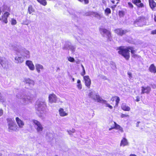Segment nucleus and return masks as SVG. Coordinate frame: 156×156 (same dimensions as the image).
Returning <instances> with one entry per match:
<instances>
[{"label":"nucleus","instance_id":"36","mask_svg":"<svg viewBox=\"0 0 156 156\" xmlns=\"http://www.w3.org/2000/svg\"><path fill=\"white\" fill-rule=\"evenodd\" d=\"M105 104H106V107H108L110 109H112L113 108L112 106L110 105L109 104L107 103V102Z\"/></svg>","mask_w":156,"mask_h":156},{"label":"nucleus","instance_id":"42","mask_svg":"<svg viewBox=\"0 0 156 156\" xmlns=\"http://www.w3.org/2000/svg\"><path fill=\"white\" fill-rule=\"evenodd\" d=\"M75 129H73L72 131H71V130H69V131H68V133H69V134H70L72 133H74L75 132Z\"/></svg>","mask_w":156,"mask_h":156},{"label":"nucleus","instance_id":"9","mask_svg":"<svg viewBox=\"0 0 156 156\" xmlns=\"http://www.w3.org/2000/svg\"><path fill=\"white\" fill-rule=\"evenodd\" d=\"M83 80L85 86L88 88H90L91 84V81L89 76H83Z\"/></svg>","mask_w":156,"mask_h":156},{"label":"nucleus","instance_id":"14","mask_svg":"<svg viewBox=\"0 0 156 156\" xmlns=\"http://www.w3.org/2000/svg\"><path fill=\"white\" fill-rule=\"evenodd\" d=\"M16 120L19 128H22L23 127L24 124L22 120L18 117H16Z\"/></svg>","mask_w":156,"mask_h":156},{"label":"nucleus","instance_id":"33","mask_svg":"<svg viewBox=\"0 0 156 156\" xmlns=\"http://www.w3.org/2000/svg\"><path fill=\"white\" fill-rule=\"evenodd\" d=\"M82 67L83 68V71L81 73V75L83 77L84 76H85L84 75H85V74L86 73V72H85V70L84 67L83 66V65H82Z\"/></svg>","mask_w":156,"mask_h":156},{"label":"nucleus","instance_id":"7","mask_svg":"<svg viewBox=\"0 0 156 156\" xmlns=\"http://www.w3.org/2000/svg\"><path fill=\"white\" fill-rule=\"evenodd\" d=\"M131 1L138 8H143L144 7V5L141 0H131Z\"/></svg>","mask_w":156,"mask_h":156},{"label":"nucleus","instance_id":"22","mask_svg":"<svg viewBox=\"0 0 156 156\" xmlns=\"http://www.w3.org/2000/svg\"><path fill=\"white\" fill-rule=\"evenodd\" d=\"M34 9L32 5H30L28 6V12L29 14H31L32 12H34Z\"/></svg>","mask_w":156,"mask_h":156},{"label":"nucleus","instance_id":"10","mask_svg":"<svg viewBox=\"0 0 156 156\" xmlns=\"http://www.w3.org/2000/svg\"><path fill=\"white\" fill-rule=\"evenodd\" d=\"M115 100V103L114 106V107H117L118 106L120 99L119 98L118 96H114L112 97L111 99V101H112V102L111 103L112 105H114V104L113 102Z\"/></svg>","mask_w":156,"mask_h":156},{"label":"nucleus","instance_id":"16","mask_svg":"<svg viewBox=\"0 0 156 156\" xmlns=\"http://www.w3.org/2000/svg\"><path fill=\"white\" fill-rule=\"evenodd\" d=\"M150 7L153 10H154L156 7V2L154 0H148Z\"/></svg>","mask_w":156,"mask_h":156},{"label":"nucleus","instance_id":"38","mask_svg":"<svg viewBox=\"0 0 156 156\" xmlns=\"http://www.w3.org/2000/svg\"><path fill=\"white\" fill-rule=\"evenodd\" d=\"M128 115H126L123 114H122L121 115V117L122 118L127 117H129Z\"/></svg>","mask_w":156,"mask_h":156},{"label":"nucleus","instance_id":"54","mask_svg":"<svg viewBox=\"0 0 156 156\" xmlns=\"http://www.w3.org/2000/svg\"><path fill=\"white\" fill-rule=\"evenodd\" d=\"M2 20V19L0 18V21Z\"/></svg>","mask_w":156,"mask_h":156},{"label":"nucleus","instance_id":"1","mask_svg":"<svg viewBox=\"0 0 156 156\" xmlns=\"http://www.w3.org/2000/svg\"><path fill=\"white\" fill-rule=\"evenodd\" d=\"M117 50H119L118 51L119 54L122 56L127 60H129L130 58L129 50H130L132 57L133 58L139 57L138 55L135 54L136 51L134 49L133 47L129 46L125 48L124 46H120L118 47Z\"/></svg>","mask_w":156,"mask_h":156},{"label":"nucleus","instance_id":"12","mask_svg":"<svg viewBox=\"0 0 156 156\" xmlns=\"http://www.w3.org/2000/svg\"><path fill=\"white\" fill-rule=\"evenodd\" d=\"M10 15V13L9 12H5L4 13L3 15L2 16V22L5 23H8L7 18Z\"/></svg>","mask_w":156,"mask_h":156},{"label":"nucleus","instance_id":"52","mask_svg":"<svg viewBox=\"0 0 156 156\" xmlns=\"http://www.w3.org/2000/svg\"><path fill=\"white\" fill-rule=\"evenodd\" d=\"M2 97H1V93L0 92V98H1Z\"/></svg>","mask_w":156,"mask_h":156},{"label":"nucleus","instance_id":"40","mask_svg":"<svg viewBox=\"0 0 156 156\" xmlns=\"http://www.w3.org/2000/svg\"><path fill=\"white\" fill-rule=\"evenodd\" d=\"M136 99L135 100L136 101L138 102L140 100V98L139 96H137L136 97Z\"/></svg>","mask_w":156,"mask_h":156},{"label":"nucleus","instance_id":"23","mask_svg":"<svg viewBox=\"0 0 156 156\" xmlns=\"http://www.w3.org/2000/svg\"><path fill=\"white\" fill-rule=\"evenodd\" d=\"M15 59L17 63H21L23 61V59L21 57H16Z\"/></svg>","mask_w":156,"mask_h":156},{"label":"nucleus","instance_id":"21","mask_svg":"<svg viewBox=\"0 0 156 156\" xmlns=\"http://www.w3.org/2000/svg\"><path fill=\"white\" fill-rule=\"evenodd\" d=\"M36 69L38 73L40 72L41 70H42L43 67V66L40 64H37L36 65Z\"/></svg>","mask_w":156,"mask_h":156},{"label":"nucleus","instance_id":"28","mask_svg":"<svg viewBox=\"0 0 156 156\" xmlns=\"http://www.w3.org/2000/svg\"><path fill=\"white\" fill-rule=\"evenodd\" d=\"M105 12L106 15H108L111 13V9L109 8H107L105 10Z\"/></svg>","mask_w":156,"mask_h":156},{"label":"nucleus","instance_id":"26","mask_svg":"<svg viewBox=\"0 0 156 156\" xmlns=\"http://www.w3.org/2000/svg\"><path fill=\"white\" fill-rule=\"evenodd\" d=\"M77 83L76 85L77 87L79 89L81 90L82 88V85L80 80H77Z\"/></svg>","mask_w":156,"mask_h":156},{"label":"nucleus","instance_id":"29","mask_svg":"<svg viewBox=\"0 0 156 156\" xmlns=\"http://www.w3.org/2000/svg\"><path fill=\"white\" fill-rule=\"evenodd\" d=\"M107 37V40L109 41H111L112 37L111 35V33L110 31L109 32L106 34Z\"/></svg>","mask_w":156,"mask_h":156},{"label":"nucleus","instance_id":"8","mask_svg":"<svg viewBox=\"0 0 156 156\" xmlns=\"http://www.w3.org/2000/svg\"><path fill=\"white\" fill-rule=\"evenodd\" d=\"M141 88V94H148L151 91V88L149 86H147L146 87L142 86Z\"/></svg>","mask_w":156,"mask_h":156},{"label":"nucleus","instance_id":"19","mask_svg":"<svg viewBox=\"0 0 156 156\" xmlns=\"http://www.w3.org/2000/svg\"><path fill=\"white\" fill-rule=\"evenodd\" d=\"M59 115L61 116H65L67 115H68L67 113L64 111L63 109L62 108H59Z\"/></svg>","mask_w":156,"mask_h":156},{"label":"nucleus","instance_id":"47","mask_svg":"<svg viewBox=\"0 0 156 156\" xmlns=\"http://www.w3.org/2000/svg\"><path fill=\"white\" fill-rule=\"evenodd\" d=\"M154 21L156 22V16H155L154 18Z\"/></svg>","mask_w":156,"mask_h":156},{"label":"nucleus","instance_id":"11","mask_svg":"<svg viewBox=\"0 0 156 156\" xmlns=\"http://www.w3.org/2000/svg\"><path fill=\"white\" fill-rule=\"evenodd\" d=\"M48 101L51 103H56L57 101V97L56 95L53 93L49 94Z\"/></svg>","mask_w":156,"mask_h":156},{"label":"nucleus","instance_id":"49","mask_svg":"<svg viewBox=\"0 0 156 156\" xmlns=\"http://www.w3.org/2000/svg\"><path fill=\"white\" fill-rule=\"evenodd\" d=\"M8 10L9 12H10V7H8Z\"/></svg>","mask_w":156,"mask_h":156},{"label":"nucleus","instance_id":"53","mask_svg":"<svg viewBox=\"0 0 156 156\" xmlns=\"http://www.w3.org/2000/svg\"><path fill=\"white\" fill-rule=\"evenodd\" d=\"M2 155V154L0 153V156H1Z\"/></svg>","mask_w":156,"mask_h":156},{"label":"nucleus","instance_id":"45","mask_svg":"<svg viewBox=\"0 0 156 156\" xmlns=\"http://www.w3.org/2000/svg\"><path fill=\"white\" fill-rule=\"evenodd\" d=\"M140 123V122H138L136 124V126L137 127H139V124Z\"/></svg>","mask_w":156,"mask_h":156},{"label":"nucleus","instance_id":"27","mask_svg":"<svg viewBox=\"0 0 156 156\" xmlns=\"http://www.w3.org/2000/svg\"><path fill=\"white\" fill-rule=\"evenodd\" d=\"M97 101L99 102H102L104 103L106 102V101L102 99L101 98L99 97L97 98Z\"/></svg>","mask_w":156,"mask_h":156},{"label":"nucleus","instance_id":"24","mask_svg":"<svg viewBox=\"0 0 156 156\" xmlns=\"http://www.w3.org/2000/svg\"><path fill=\"white\" fill-rule=\"evenodd\" d=\"M37 1L41 5L45 6L47 4V2L46 0H37Z\"/></svg>","mask_w":156,"mask_h":156},{"label":"nucleus","instance_id":"4","mask_svg":"<svg viewBox=\"0 0 156 156\" xmlns=\"http://www.w3.org/2000/svg\"><path fill=\"white\" fill-rule=\"evenodd\" d=\"M36 105V109L38 111H44L46 107V105L44 101H39Z\"/></svg>","mask_w":156,"mask_h":156},{"label":"nucleus","instance_id":"44","mask_svg":"<svg viewBox=\"0 0 156 156\" xmlns=\"http://www.w3.org/2000/svg\"><path fill=\"white\" fill-rule=\"evenodd\" d=\"M128 74L129 75V78H131L132 77V73H131L129 72H128Z\"/></svg>","mask_w":156,"mask_h":156},{"label":"nucleus","instance_id":"50","mask_svg":"<svg viewBox=\"0 0 156 156\" xmlns=\"http://www.w3.org/2000/svg\"><path fill=\"white\" fill-rule=\"evenodd\" d=\"M1 13H2V11L1 10V8L0 7V15H1Z\"/></svg>","mask_w":156,"mask_h":156},{"label":"nucleus","instance_id":"41","mask_svg":"<svg viewBox=\"0 0 156 156\" xmlns=\"http://www.w3.org/2000/svg\"><path fill=\"white\" fill-rule=\"evenodd\" d=\"M116 7V5H114L111 7V8L113 10H114L115 8Z\"/></svg>","mask_w":156,"mask_h":156},{"label":"nucleus","instance_id":"2","mask_svg":"<svg viewBox=\"0 0 156 156\" xmlns=\"http://www.w3.org/2000/svg\"><path fill=\"white\" fill-rule=\"evenodd\" d=\"M7 121L9 122L8 124V129L9 131L16 132L19 130V127L15 122L11 119H7Z\"/></svg>","mask_w":156,"mask_h":156},{"label":"nucleus","instance_id":"51","mask_svg":"<svg viewBox=\"0 0 156 156\" xmlns=\"http://www.w3.org/2000/svg\"><path fill=\"white\" fill-rule=\"evenodd\" d=\"M73 81L74 80V78H73L72 79Z\"/></svg>","mask_w":156,"mask_h":156},{"label":"nucleus","instance_id":"35","mask_svg":"<svg viewBox=\"0 0 156 156\" xmlns=\"http://www.w3.org/2000/svg\"><path fill=\"white\" fill-rule=\"evenodd\" d=\"M101 30L102 31L103 33L104 34H107L110 31L107 30L106 29H101Z\"/></svg>","mask_w":156,"mask_h":156},{"label":"nucleus","instance_id":"20","mask_svg":"<svg viewBox=\"0 0 156 156\" xmlns=\"http://www.w3.org/2000/svg\"><path fill=\"white\" fill-rule=\"evenodd\" d=\"M122 109L125 111H129L130 110V108L126 105L122 104L121 106Z\"/></svg>","mask_w":156,"mask_h":156},{"label":"nucleus","instance_id":"17","mask_svg":"<svg viewBox=\"0 0 156 156\" xmlns=\"http://www.w3.org/2000/svg\"><path fill=\"white\" fill-rule=\"evenodd\" d=\"M128 142L127 139L123 137L121 141L120 145V146H125L128 145Z\"/></svg>","mask_w":156,"mask_h":156},{"label":"nucleus","instance_id":"46","mask_svg":"<svg viewBox=\"0 0 156 156\" xmlns=\"http://www.w3.org/2000/svg\"><path fill=\"white\" fill-rule=\"evenodd\" d=\"M129 156H136V155L135 154H130Z\"/></svg>","mask_w":156,"mask_h":156},{"label":"nucleus","instance_id":"37","mask_svg":"<svg viewBox=\"0 0 156 156\" xmlns=\"http://www.w3.org/2000/svg\"><path fill=\"white\" fill-rule=\"evenodd\" d=\"M128 4L130 8H133V5L131 2H128Z\"/></svg>","mask_w":156,"mask_h":156},{"label":"nucleus","instance_id":"39","mask_svg":"<svg viewBox=\"0 0 156 156\" xmlns=\"http://www.w3.org/2000/svg\"><path fill=\"white\" fill-rule=\"evenodd\" d=\"M151 34L152 35L156 34V29L152 30L151 32Z\"/></svg>","mask_w":156,"mask_h":156},{"label":"nucleus","instance_id":"15","mask_svg":"<svg viewBox=\"0 0 156 156\" xmlns=\"http://www.w3.org/2000/svg\"><path fill=\"white\" fill-rule=\"evenodd\" d=\"M26 64L30 70H34V65L31 61L27 60L26 61Z\"/></svg>","mask_w":156,"mask_h":156},{"label":"nucleus","instance_id":"18","mask_svg":"<svg viewBox=\"0 0 156 156\" xmlns=\"http://www.w3.org/2000/svg\"><path fill=\"white\" fill-rule=\"evenodd\" d=\"M149 70L151 73H156V68L154 64L151 65L149 68Z\"/></svg>","mask_w":156,"mask_h":156},{"label":"nucleus","instance_id":"32","mask_svg":"<svg viewBox=\"0 0 156 156\" xmlns=\"http://www.w3.org/2000/svg\"><path fill=\"white\" fill-rule=\"evenodd\" d=\"M124 15V12L122 11H119V15L120 17H122Z\"/></svg>","mask_w":156,"mask_h":156},{"label":"nucleus","instance_id":"13","mask_svg":"<svg viewBox=\"0 0 156 156\" xmlns=\"http://www.w3.org/2000/svg\"><path fill=\"white\" fill-rule=\"evenodd\" d=\"M113 122L114 123V126H111V128H109V130H111L113 129H118L121 132H123V129L122 127H121L119 125L117 124L116 122Z\"/></svg>","mask_w":156,"mask_h":156},{"label":"nucleus","instance_id":"30","mask_svg":"<svg viewBox=\"0 0 156 156\" xmlns=\"http://www.w3.org/2000/svg\"><path fill=\"white\" fill-rule=\"evenodd\" d=\"M79 1L80 2H84V4H85L87 5L88 4L89 2V0H77Z\"/></svg>","mask_w":156,"mask_h":156},{"label":"nucleus","instance_id":"5","mask_svg":"<svg viewBox=\"0 0 156 156\" xmlns=\"http://www.w3.org/2000/svg\"><path fill=\"white\" fill-rule=\"evenodd\" d=\"M32 122L34 124L37 126L36 130L37 132L42 131L43 129V127L41 123L37 120L35 119L32 120Z\"/></svg>","mask_w":156,"mask_h":156},{"label":"nucleus","instance_id":"3","mask_svg":"<svg viewBox=\"0 0 156 156\" xmlns=\"http://www.w3.org/2000/svg\"><path fill=\"white\" fill-rule=\"evenodd\" d=\"M146 19L145 17L140 16L138 17L134 21V23L139 27H142L145 24Z\"/></svg>","mask_w":156,"mask_h":156},{"label":"nucleus","instance_id":"6","mask_svg":"<svg viewBox=\"0 0 156 156\" xmlns=\"http://www.w3.org/2000/svg\"><path fill=\"white\" fill-rule=\"evenodd\" d=\"M114 32L118 35L122 36L128 32L127 30H123L122 28H117L114 30Z\"/></svg>","mask_w":156,"mask_h":156},{"label":"nucleus","instance_id":"34","mask_svg":"<svg viewBox=\"0 0 156 156\" xmlns=\"http://www.w3.org/2000/svg\"><path fill=\"white\" fill-rule=\"evenodd\" d=\"M68 60L71 62H73L74 61V59L73 58L71 57H69L68 58Z\"/></svg>","mask_w":156,"mask_h":156},{"label":"nucleus","instance_id":"43","mask_svg":"<svg viewBox=\"0 0 156 156\" xmlns=\"http://www.w3.org/2000/svg\"><path fill=\"white\" fill-rule=\"evenodd\" d=\"M3 114V111L2 109H0V116L2 115Z\"/></svg>","mask_w":156,"mask_h":156},{"label":"nucleus","instance_id":"31","mask_svg":"<svg viewBox=\"0 0 156 156\" xmlns=\"http://www.w3.org/2000/svg\"><path fill=\"white\" fill-rule=\"evenodd\" d=\"M16 21L15 19L13 18L11 19V24L12 25H15L16 24Z\"/></svg>","mask_w":156,"mask_h":156},{"label":"nucleus","instance_id":"25","mask_svg":"<svg viewBox=\"0 0 156 156\" xmlns=\"http://www.w3.org/2000/svg\"><path fill=\"white\" fill-rule=\"evenodd\" d=\"M25 83L27 84H28L29 85L30 84H33L34 83V82L33 80H30V79H27L25 80Z\"/></svg>","mask_w":156,"mask_h":156},{"label":"nucleus","instance_id":"48","mask_svg":"<svg viewBox=\"0 0 156 156\" xmlns=\"http://www.w3.org/2000/svg\"><path fill=\"white\" fill-rule=\"evenodd\" d=\"M111 2L112 4H115V2L114 0H112L111 1Z\"/></svg>","mask_w":156,"mask_h":156}]
</instances>
